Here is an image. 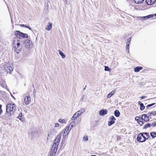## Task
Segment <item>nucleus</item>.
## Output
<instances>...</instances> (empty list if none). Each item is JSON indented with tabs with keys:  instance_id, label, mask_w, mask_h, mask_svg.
<instances>
[{
	"instance_id": "obj_1",
	"label": "nucleus",
	"mask_w": 156,
	"mask_h": 156,
	"mask_svg": "<svg viewBox=\"0 0 156 156\" xmlns=\"http://www.w3.org/2000/svg\"><path fill=\"white\" fill-rule=\"evenodd\" d=\"M16 106L13 103H8L6 106V112L9 115L13 113L15 111Z\"/></svg>"
},
{
	"instance_id": "obj_2",
	"label": "nucleus",
	"mask_w": 156,
	"mask_h": 156,
	"mask_svg": "<svg viewBox=\"0 0 156 156\" xmlns=\"http://www.w3.org/2000/svg\"><path fill=\"white\" fill-rule=\"evenodd\" d=\"M58 147L53 144L51 147L50 152H49V156H55L57 151Z\"/></svg>"
},
{
	"instance_id": "obj_3",
	"label": "nucleus",
	"mask_w": 156,
	"mask_h": 156,
	"mask_svg": "<svg viewBox=\"0 0 156 156\" xmlns=\"http://www.w3.org/2000/svg\"><path fill=\"white\" fill-rule=\"evenodd\" d=\"M24 102L26 105H29L31 101V98L29 94H27L23 95Z\"/></svg>"
},
{
	"instance_id": "obj_4",
	"label": "nucleus",
	"mask_w": 156,
	"mask_h": 156,
	"mask_svg": "<svg viewBox=\"0 0 156 156\" xmlns=\"http://www.w3.org/2000/svg\"><path fill=\"white\" fill-rule=\"evenodd\" d=\"M24 46H26L27 48H30L32 47V42L30 40H26L23 43Z\"/></svg>"
},
{
	"instance_id": "obj_5",
	"label": "nucleus",
	"mask_w": 156,
	"mask_h": 156,
	"mask_svg": "<svg viewBox=\"0 0 156 156\" xmlns=\"http://www.w3.org/2000/svg\"><path fill=\"white\" fill-rule=\"evenodd\" d=\"M22 46L20 45L19 42H18L16 44V45L14 47V51L16 52L17 53H19V51H21V48Z\"/></svg>"
},
{
	"instance_id": "obj_6",
	"label": "nucleus",
	"mask_w": 156,
	"mask_h": 156,
	"mask_svg": "<svg viewBox=\"0 0 156 156\" xmlns=\"http://www.w3.org/2000/svg\"><path fill=\"white\" fill-rule=\"evenodd\" d=\"M85 111V109L84 108H82L80 110L76 112L74 114V115L76 117H78L80 116L81 114L83 113Z\"/></svg>"
},
{
	"instance_id": "obj_7",
	"label": "nucleus",
	"mask_w": 156,
	"mask_h": 156,
	"mask_svg": "<svg viewBox=\"0 0 156 156\" xmlns=\"http://www.w3.org/2000/svg\"><path fill=\"white\" fill-rule=\"evenodd\" d=\"M107 110L106 109H102L99 111V114L100 115L103 116L107 114Z\"/></svg>"
},
{
	"instance_id": "obj_8",
	"label": "nucleus",
	"mask_w": 156,
	"mask_h": 156,
	"mask_svg": "<svg viewBox=\"0 0 156 156\" xmlns=\"http://www.w3.org/2000/svg\"><path fill=\"white\" fill-rule=\"evenodd\" d=\"M61 140V137H56L55 140H54L53 144L58 147V144Z\"/></svg>"
},
{
	"instance_id": "obj_9",
	"label": "nucleus",
	"mask_w": 156,
	"mask_h": 156,
	"mask_svg": "<svg viewBox=\"0 0 156 156\" xmlns=\"http://www.w3.org/2000/svg\"><path fill=\"white\" fill-rule=\"evenodd\" d=\"M148 137L146 138V137H137V140L140 142H143L145 141L146 139H148Z\"/></svg>"
},
{
	"instance_id": "obj_10",
	"label": "nucleus",
	"mask_w": 156,
	"mask_h": 156,
	"mask_svg": "<svg viewBox=\"0 0 156 156\" xmlns=\"http://www.w3.org/2000/svg\"><path fill=\"white\" fill-rule=\"evenodd\" d=\"M141 119L143 121L145 122H148L149 120L148 117L145 114H143L142 115Z\"/></svg>"
},
{
	"instance_id": "obj_11",
	"label": "nucleus",
	"mask_w": 156,
	"mask_h": 156,
	"mask_svg": "<svg viewBox=\"0 0 156 156\" xmlns=\"http://www.w3.org/2000/svg\"><path fill=\"white\" fill-rule=\"evenodd\" d=\"M22 33L19 31H16L15 32V35L19 38H22Z\"/></svg>"
},
{
	"instance_id": "obj_12",
	"label": "nucleus",
	"mask_w": 156,
	"mask_h": 156,
	"mask_svg": "<svg viewBox=\"0 0 156 156\" xmlns=\"http://www.w3.org/2000/svg\"><path fill=\"white\" fill-rule=\"evenodd\" d=\"M156 0H146V2L148 5H151L153 4L156 1Z\"/></svg>"
},
{
	"instance_id": "obj_13",
	"label": "nucleus",
	"mask_w": 156,
	"mask_h": 156,
	"mask_svg": "<svg viewBox=\"0 0 156 156\" xmlns=\"http://www.w3.org/2000/svg\"><path fill=\"white\" fill-rule=\"evenodd\" d=\"M52 27V23L50 22L48 23V25L47 26V27L45 28V29L49 31L51 29Z\"/></svg>"
},
{
	"instance_id": "obj_14",
	"label": "nucleus",
	"mask_w": 156,
	"mask_h": 156,
	"mask_svg": "<svg viewBox=\"0 0 156 156\" xmlns=\"http://www.w3.org/2000/svg\"><path fill=\"white\" fill-rule=\"evenodd\" d=\"M17 118H18L21 121H23L24 120V119L22 116V112H20V113H19Z\"/></svg>"
},
{
	"instance_id": "obj_15",
	"label": "nucleus",
	"mask_w": 156,
	"mask_h": 156,
	"mask_svg": "<svg viewBox=\"0 0 156 156\" xmlns=\"http://www.w3.org/2000/svg\"><path fill=\"white\" fill-rule=\"evenodd\" d=\"M154 15H150L146 16L141 17L142 19H148L150 18H153V17H154Z\"/></svg>"
},
{
	"instance_id": "obj_16",
	"label": "nucleus",
	"mask_w": 156,
	"mask_h": 156,
	"mask_svg": "<svg viewBox=\"0 0 156 156\" xmlns=\"http://www.w3.org/2000/svg\"><path fill=\"white\" fill-rule=\"evenodd\" d=\"M69 131H70L69 130V129L68 130L67 129H66V128L63 133V136H66L68 134Z\"/></svg>"
},
{
	"instance_id": "obj_17",
	"label": "nucleus",
	"mask_w": 156,
	"mask_h": 156,
	"mask_svg": "<svg viewBox=\"0 0 156 156\" xmlns=\"http://www.w3.org/2000/svg\"><path fill=\"white\" fill-rule=\"evenodd\" d=\"M138 104L140 106V109L142 111L145 108V106L144 105V104L141 102L139 101L138 102Z\"/></svg>"
},
{
	"instance_id": "obj_18",
	"label": "nucleus",
	"mask_w": 156,
	"mask_h": 156,
	"mask_svg": "<svg viewBox=\"0 0 156 156\" xmlns=\"http://www.w3.org/2000/svg\"><path fill=\"white\" fill-rule=\"evenodd\" d=\"M75 122H73L72 123H71L68 126L66 127V129L70 131L72 128L73 127V125L75 124Z\"/></svg>"
},
{
	"instance_id": "obj_19",
	"label": "nucleus",
	"mask_w": 156,
	"mask_h": 156,
	"mask_svg": "<svg viewBox=\"0 0 156 156\" xmlns=\"http://www.w3.org/2000/svg\"><path fill=\"white\" fill-rule=\"evenodd\" d=\"M149 133H140L137 136H144V134L146 136H150Z\"/></svg>"
},
{
	"instance_id": "obj_20",
	"label": "nucleus",
	"mask_w": 156,
	"mask_h": 156,
	"mask_svg": "<svg viewBox=\"0 0 156 156\" xmlns=\"http://www.w3.org/2000/svg\"><path fill=\"white\" fill-rule=\"evenodd\" d=\"M143 69V67L141 66H137L134 68V71L136 72H139Z\"/></svg>"
},
{
	"instance_id": "obj_21",
	"label": "nucleus",
	"mask_w": 156,
	"mask_h": 156,
	"mask_svg": "<svg viewBox=\"0 0 156 156\" xmlns=\"http://www.w3.org/2000/svg\"><path fill=\"white\" fill-rule=\"evenodd\" d=\"M58 52L59 54L61 56L62 58H64L65 57V55L60 50H58Z\"/></svg>"
},
{
	"instance_id": "obj_22",
	"label": "nucleus",
	"mask_w": 156,
	"mask_h": 156,
	"mask_svg": "<svg viewBox=\"0 0 156 156\" xmlns=\"http://www.w3.org/2000/svg\"><path fill=\"white\" fill-rule=\"evenodd\" d=\"M151 125L149 123H147L143 127L144 129H146L148 128L151 127Z\"/></svg>"
},
{
	"instance_id": "obj_23",
	"label": "nucleus",
	"mask_w": 156,
	"mask_h": 156,
	"mask_svg": "<svg viewBox=\"0 0 156 156\" xmlns=\"http://www.w3.org/2000/svg\"><path fill=\"white\" fill-rule=\"evenodd\" d=\"M156 114V113L155 112L152 111L150 113H148L147 115L148 116H154Z\"/></svg>"
},
{
	"instance_id": "obj_24",
	"label": "nucleus",
	"mask_w": 156,
	"mask_h": 156,
	"mask_svg": "<svg viewBox=\"0 0 156 156\" xmlns=\"http://www.w3.org/2000/svg\"><path fill=\"white\" fill-rule=\"evenodd\" d=\"M115 92V90H112L111 92V93H110L108 94L107 96V98H110L112 95H113L114 94Z\"/></svg>"
},
{
	"instance_id": "obj_25",
	"label": "nucleus",
	"mask_w": 156,
	"mask_h": 156,
	"mask_svg": "<svg viewBox=\"0 0 156 156\" xmlns=\"http://www.w3.org/2000/svg\"><path fill=\"white\" fill-rule=\"evenodd\" d=\"M120 113L119 111L118 110L115 111L114 112V115L116 117H118L119 116Z\"/></svg>"
},
{
	"instance_id": "obj_26",
	"label": "nucleus",
	"mask_w": 156,
	"mask_h": 156,
	"mask_svg": "<svg viewBox=\"0 0 156 156\" xmlns=\"http://www.w3.org/2000/svg\"><path fill=\"white\" fill-rule=\"evenodd\" d=\"M13 70V68L12 66H9L7 67V71L8 72L10 73Z\"/></svg>"
},
{
	"instance_id": "obj_27",
	"label": "nucleus",
	"mask_w": 156,
	"mask_h": 156,
	"mask_svg": "<svg viewBox=\"0 0 156 156\" xmlns=\"http://www.w3.org/2000/svg\"><path fill=\"white\" fill-rule=\"evenodd\" d=\"M22 38H25L28 37V35L26 34L22 33Z\"/></svg>"
},
{
	"instance_id": "obj_28",
	"label": "nucleus",
	"mask_w": 156,
	"mask_h": 156,
	"mask_svg": "<svg viewBox=\"0 0 156 156\" xmlns=\"http://www.w3.org/2000/svg\"><path fill=\"white\" fill-rule=\"evenodd\" d=\"M136 3H142L144 0H134Z\"/></svg>"
},
{
	"instance_id": "obj_29",
	"label": "nucleus",
	"mask_w": 156,
	"mask_h": 156,
	"mask_svg": "<svg viewBox=\"0 0 156 156\" xmlns=\"http://www.w3.org/2000/svg\"><path fill=\"white\" fill-rule=\"evenodd\" d=\"M115 123V121H113L112 120H110L108 122V125L109 126H111L112 125L114 124Z\"/></svg>"
},
{
	"instance_id": "obj_30",
	"label": "nucleus",
	"mask_w": 156,
	"mask_h": 156,
	"mask_svg": "<svg viewBox=\"0 0 156 156\" xmlns=\"http://www.w3.org/2000/svg\"><path fill=\"white\" fill-rule=\"evenodd\" d=\"M151 136H156V132H152L150 133Z\"/></svg>"
},
{
	"instance_id": "obj_31",
	"label": "nucleus",
	"mask_w": 156,
	"mask_h": 156,
	"mask_svg": "<svg viewBox=\"0 0 156 156\" xmlns=\"http://www.w3.org/2000/svg\"><path fill=\"white\" fill-rule=\"evenodd\" d=\"M144 122V121H143V120L142 121L140 120L138 121V123L140 126H142Z\"/></svg>"
},
{
	"instance_id": "obj_32",
	"label": "nucleus",
	"mask_w": 156,
	"mask_h": 156,
	"mask_svg": "<svg viewBox=\"0 0 156 156\" xmlns=\"http://www.w3.org/2000/svg\"><path fill=\"white\" fill-rule=\"evenodd\" d=\"M109 119H110L111 120L114 121L116 120V119L113 116H112L110 117Z\"/></svg>"
},
{
	"instance_id": "obj_33",
	"label": "nucleus",
	"mask_w": 156,
	"mask_h": 156,
	"mask_svg": "<svg viewBox=\"0 0 156 156\" xmlns=\"http://www.w3.org/2000/svg\"><path fill=\"white\" fill-rule=\"evenodd\" d=\"M58 122L62 123H65L66 122V121L65 119H59L58 120Z\"/></svg>"
},
{
	"instance_id": "obj_34",
	"label": "nucleus",
	"mask_w": 156,
	"mask_h": 156,
	"mask_svg": "<svg viewBox=\"0 0 156 156\" xmlns=\"http://www.w3.org/2000/svg\"><path fill=\"white\" fill-rule=\"evenodd\" d=\"M105 71H110V69L109 68L108 66H105Z\"/></svg>"
},
{
	"instance_id": "obj_35",
	"label": "nucleus",
	"mask_w": 156,
	"mask_h": 156,
	"mask_svg": "<svg viewBox=\"0 0 156 156\" xmlns=\"http://www.w3.org/2000/svg\"><path fill=\"white\" fill-rule=\"evenodd\" d=\"M155 103H152L151 104H149V105H147L146 106V108L147 109L148 108L153 106L154 105H155Z\"/></svg>"
},
{
	"instance_id": "obj_36",
	"label": "nucleus",
	"mask_w": 156,
	"mask_h": 156,
	"mask_svg": "<svg viewBox=\"0 0 156 156\" xmlns=\"http://www.w3.org/2000/svg\"><path fill=\"white\" fill-rule=\"evenodd\" d=\"M20 26L23 27H25L26 28H28L30 30L31 29L28 26L25 25L24 24H21Z\"/></svg>"
},
{
	"instance_id": "obj_37",
	"label": "nucleus",
	"mask_w": 156,
	"mask_h": 156,
	"mask_svg": "<svg viewBox=\"0 0 156 156\" xmlns=\"http://www.w3.org/2000/svg\"><path fill=\"white\" fill-rule=\"evenodd\" d=\"M153 127L156 126V122H153L151 125Z\"/></svg>"
},
{
	"instance_id": "obj_38",
	"label": "nucleus",
	"mask_w": 156,
	"mask_h": 156,
	"mask_svg": "<svg viewBox=\"0 0 156 156\" xmlns=\"http://www.w3.org/2000/svg\"><path fill=\"white\" fill-rule=\"evenodd\" d=\"M88 140V137H83V141H87Z\"/></svg>"
},
{
	"instance_id": "obj_39",
	"label": "nucleus",
	"mask_w": 156,
	"mask_h": 156,
	"mask_svg": "<svg viewBox=\"0 0 156 156\" xmlns=\"http://www.w3.org/2000/svg\"><path fill=\"white\" fill-rule=\"evenodd\" d=\"M76 118L77 117H76L74 115L72 117L71 119L72 120H73Z\"/></svg>"
},
{
	"instance_id": "obj_40",
	"label": "nucleus",
	"mask_w": 156,
	"mask_h": 156,
	"mask_svg": "<svg viewBox=\"0 0 156 156\" xmlns=\"http://www.w3.org/2000/svg\"><path fill=\"white\" fill-rule=\"evenodd\" d=\"M2 107V105H0V114L2 112V110L1 109Z\"/></svg>"
},
{
	"instance_id": "obj_41",
	"label": "nucleus",
	"mask_w": 156,
	"mask_h": 156,
	"mask_svg": "<svg viewBox=\"0 0 156 156\" xmlns=\"http://www.w3.org/2000/svg\"><path fill=\"white\" fill-rule=\"evenodd\" d=\"M135 119L136 120L138 121L140 119V117L138 116H136L135 118Z\"/></svg>"
},
{
	"instance_id": "obj_42",
	"label": "nucleus",
	"mask_w": 156,
	"mask_h": 156,
	"mask_svg": "<svg viewBox=\"0 0 156 156\" xmlns=\"http://www.w3.org/2000/svg\"><path fill=\"white\" fill-rule=\"evenodd\" d=\"M126 50L129 53V47H126Z\"/></svg>"
},
{
	"instance_id": "obj_43",
	"label": "nucleus",
	"mask_w": 156,
	"mask_h": 156,
	"mask_svg": "<svg viewBox=\"0 0 156 156\" xmlns=\"http://www.w3.org/2000/svg\"><path fill=\"white\" fill-rule=\"evenodd\" d=\"M59 126V124L58 123H55V127H58Z\"/></svg>"
},
{
	"instance_id": "obj_44",
	"label": "nucleus",
	"mask_w": 156,
	"mask_h": 156,
	"mask_svg": "<svg viewBox=\"0 0 156 156\" xmlns=\"http://www.w3.org/2000/svg\"><path fill=\"white\" fill-rule=\"evenodd\" d=\"M131 37H130V38H128L127 39L128 41L130 42V41H131Z\"/></svg>"
},
{
	"instance_id": "obj_45",
	"label": "nucleus",
	"mask_w": 156,
	"mask_h": 156,
	"mask_svg": "<svg viewBox=\"0 0 156 156\" xmlns=\"http://www.w3.org/2000/svg\"><path fill=\"white\" fill-rule=\"evenodd\" d=\"M146 98V96H142V97H141V98H142V99H144V98Z\"/></svg>"
},
{
	"instance_id": "obj_46",
	"label": "nucleus",
	"mask_w": 156,
	"mask_h": 156,
	"mask_svg": "<svg viewBox=\"0 0 156 156\" xmlns=\"http://www.w3.org/2000/svg\"><path fill=\"white\" fill-rule=\"evenodd\" d=\"M153 15H154V17L153 18L154 19H155L156 18V14H154Z\"/></svg>"
},
{
	"instance_id": "obj_47",
	"label": "nucleus",
	"mask_w": 156,
	"mask_h": 156,
	"mask_svg": "<svg viewBox=\"0 0 156 156\" xmlns=\"http://www.w3.org/2000/svg\"><path fill=\"white\" fill-rule=\"evenodd\" d=\"M129 43H128V44H126V47H129Z\"/></svg>"
},
{
	"instance_id": "obj_48",
	"label": "nucleus",
	"mask_w": 156,
	"mask_h": 156,
	"mask_svg": "<svg viewBox=\"0 0 156 156\" xmlns=\"http://www.w3.org/2000/svg\"><path fill=\"white\" fill-rule=\"evenodd\" d=\"M130 42H128V41H127L126 43V44H128V43H129V44Z\"/></svg>"
},
{
	"instance_id": "obj_49",
	"label": "nucleus",
	"mask_w": 156,
	"mask_h": 156,
	"mask_svg": "<svg viewBox=\"0 0 156 156\" xmlns=\"http://www.w3.org/2000/svg\"><path fill=\"white\" fill-rule=\"evenodd\" d=\"M33 93L34 94H34H35L36 92L34 91V90Z\"/></svg>"
},
{
	"instance_id": "obj_50",
	"label": "nucleus",
	"mask_w": 156,
	"mask_h": 156,
	"mask_svg": "<svg viewBox=\"0 0 156 156\" xmlns=\"http://www.w3.org/2000/svg\"><path fill=\"white\" fill-rule=\"evenodd\" d=\"M90 156H97L96 155H91Z\"/></svg>"
},
{
	"instance_id": "obj_51",
	"label": "nucleus",
	"mask_w": 156,
	"mask_h": 156,
	"mask_svg": "<svg viewBox=\"0 0 156 156\" xmlns=\"http://www.w3.org/2000/svg\"><path fill=\"white\" fill-rule=\"evenodd\" d=\"M49 134L50 135L51 134V133H49V134H48V135L49 136Z\"/></svg>"
},
{
	"instance_id": "obj_52",
	"label": "nucleus",
	"mask_w": 156,
	"mask_h": 156,
	"mask_svg": "<svg viewBox=\"0 0 156 156\" xmlns=\"http://www.w3.org/2000/svg\"><path fill=\"white\" fill-rule=\"evenodd\" d=\"M86 86L83 89V90H84L85 89V88H86Z\"/></svg>"
},
{
	"instance_id": "obj_53",
	"label": "nucleus",
	"mask_w": 156,
	"mask_h": 156,
	"mask_svg": "<svg viewBox=\"0 0 156 156\" xmlns=\"http://www.w3.org/2000/svg\"><path fill=\"white\" fill-rule=\"evenodd\" d=\"M13 43L14 44H15V43L14 42H13Z\"/></svg>"
},
{
	"instance_id": "obj_54",
	"label": "nucleus",
	"mask_w": 156,
	"mask_h": 156,
	"mask_svg": "<svg viewBox=\"0 0 156 156\" xmlns=\"http://www.w3.org/2000/svg\"><path fill=\"white\" fill-rule=\"evenodd\" d=\"M60 136H61L62 135H60H60H59Z\"/></svg>"
},
{
	"instance_id": "obj_55",
	"label": "nucleus",
	"mask_w": 156,
	"mask_h": 156,
	"mask_svg": "<svg viewBox=\"0 0 156 156\" xmlns=\"http://www.w3.org/2000/svg\"><path fill=\"white\" fill-rule=\"evenodd\" d=\"M19 41V40H17V41Z\"/></svg>"
},
{
	"instance_id": "obj_56",
	"label": "nucleus",
	"mask_w": 156,
	"mask_h": 156,
	"mask_svg": "<svg viewBox=\"0 0 156 156\" xmlns=\"http://www.w3.org/2000/svg\"><path fill=\"white\" fill-rule=\"evenodd\" d=\"M154 137H152L153 138H154Z\"/></svg>"
},
{
	"instance_id": "obj_57",
	"label": "nucleus",
	"mask_w": 156,
	"mask_h": 156,
	"mask_svg": "<svg viewBox=\"0 0 156 156\" xmlns=\"http://www.w3.org/2000/svg\"><path fill=\"white\" fill-rule=\"evenodd\" d=\"M62 133V132L61 133Z\"/></svg>"
},
{
	"instance_id": "obj_58",
	"label": "nucleus",
	"mask_w": 156,
	"mask_h": 156,
	"mask_svg": "<svg viewBox=\"0 0 156 156\" xmlns=\"http://www.w3.org/2000/svg\"><path fill=\"white\" fill-rule=\"evenodd\" d=\"M58 136H57V137H58Z\"/></svg>"
}]
</instances>
